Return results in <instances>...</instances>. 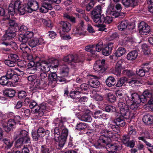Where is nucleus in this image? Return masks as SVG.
I'll return each mask as SVG.
<instances>
[{
  "instance_id": "obj_53",
  "label": "nucleus",
  "mask_w": 153,
  "mask_h": 153,
  "mask_svg": "<svg viewBox=\"0 0 153 153\" xmlns=\"http://www.w3.org/2000/svg\"><path fill=\"white\" fill-rule=\"evenodd\" d=\"M107 97L108 101L110 102H114L116 100L115 97L111 93H108L107 94Z\"/></svg>"
},
{
  "instance_id": "obj_59",
  "label": "nucleus",
  "mask_w": 153,
  "mask_h": 153,
  "mask_svg": "<svg viewBox=\"0 0 153 153\" xmlns=\"http://www.w3.org/2000/svg\"><path fill=\"white\" fill-rule=\"evenodd\" d=\"M103 42L101 41L99 42L96 45V50L97 52H100L103 48Z\"/></svg>"
},
{
  "instance_id": "obj_38",
  "label": "nucleus",
  "mask_w": 153,
  "mask_h": 153,
  "mask_svg": "<svg viewBox=\"0 0 153 153\" xmlns=\"http://www.w3.org/2000/svg\"><path fill=\"white\" fill-rule=\"evenodd\" d=\"M5 95L10 97H13L15 95L16 91L13 89L9 88L5 90L4 92Z\"/></svg>"
},
{
  "instance_id": "obj_17",
  "label": "nucleus",
  "mask_w": 153,
  "mask_h": 153,
  "mask_svg": "<svg viewBox=\"0 0 153 153\" xmlns=\"http://www.w3.org/2000/svg\"><path fill=\"white\" fill-rule=\"evenodd\" d=\"M44 42V41L42 38H35L30 40L28 44L30 47L33 48L39 45H42Z\"/></svg>"
},
{
  "instance_id": "obj_40",
  "label": "nucleus",
  "mask_w": 153,
  "mask_h": 153,
  "mask_svg": "<svg viewBox=\"0 0 153 153\" xmlns=\"http://www.w3.org/2000/svg\"><path fill=\"white\" fill-rule=\"evenodd\" d=\"M8 79L4 76L0 78V84L2 85L9 86L10 85V82L8 81Z\"/></svg>"
},
{
  "instance_id": "obj_7",
  "label": "nucleus",
  "mask_w": 153,
  "mask_h": 153,
  "mask_svg": "<svg viewBox=\"0 0 153 153\" xmlns=\"http://www.w3.org/2000/svg\"><path fill=\"white\" fill-rule=\"evenodd\" d=\"M118 105L119 108L120 114L124 118L129 119L132 116V113L130 111L127 105L122 102H120Z\"/></svg>"
},
{
  "instance_id": "obj_2",
  "label": "nucleus",
  "mask_w": 153,
  "mask_h": 153,
  "mask_svg": "<svg viewBox=\"0 0 153 153\" xmlns=\"http://www.w3.org/2000/svg\"><path fill=\"white\" fill-rule=\"evenodd\" d=\"M95 128L98 131H100L101 135L100 137L97 142L95 144H100V143L103 141L108 143L111 141L110 139L108 137H111L113 134L111 131H109L106 129L105 125L104 124L97 125H95Z\"/></svg>"
},
{
  "instance_id": "obj_50",
  "label": "nucleus",
  "mask_w": 153,
  "mask_h": 153,
  "mask_svg": "<svg viewBox=\"0 0 153 153\" xmlns=\"http://www.w3.org/2000/svg\"><path fill=\"white\" fill-rule=\"evenodd\" d=\"M105 110L106 111L108 112H115L116 111L115 107L112 105H108L105 106Z\"/></svg>"
},
{
  "instance_id": "obj_43",
  "label": "nucleus",
  "mask_w": 153,
  "mask_h": 153,
  "mask_svg": "<svg viewBox=\"0 0 153 153\" xmlns=\"http://www.w3.org/2000/svg\"><path fill=\"white\" fill-rule=\"evenodd\" d=\"M128 25V21L124 20L122 21L118 25L117 27L119 30H123L126 28Z\"/></svg>"
},
{
  "instance_id": "obj_10",
  "label": "nucleus",
  "mask_w": 153,
  "mask_h": 153,
  "mask_svg": "<svg viewBox=\"0 0 153 153\" xmlns=\"http://www.w3.org/2000/svg\"><path fill=\"white\" fill-rule=\"evenodd\" d=\"M30 143V137L29 136L19 138L16 142V147L22 148L24 146H29Z\"/></svg>"
},
{
  "instance_id": "obj_44",
  "label": "nucleus",
  "mask_w": 153,
  "mask_h": 153,
  "mask_svg": "<svg viewBox=\"0 0 153 153\" xmlns=\"http://www.w3.org/2000/svg\"><path fill=\"white\" fill-rule=\"evenodd\" d=\"M121 142L126 145L127 144L130 140V137L128 135H123L120 137Z\"/></svg>"
},
{
  "instance_id": "obj_34",
  "label": "nucleus",
  "mask_w": 153,
  "mask_h": 153,
  "mask_svg": "<svg viewBox=\"0 0 153 153\" xmlns=\"http://www.w3.org/2000/svg\"><path fill=\"white\" fill-rule=\"evenodd\" d=\"M92 18L93 19L94 21L97 24L102 23L103 19L104 18V15H92Z\"/></svg>"
},
{
  "instance_id": "obj_32",
  "label": "nucleus",
  "mask_w": 153,
  "mask_h": 153,
  "mask_svg": "<svg viewBox=\"0 0 153 153\" xmlns=\"http://www.w3.org/2000/svg\"><path fill=\"white\" fill-rule=\"evenodd\" d=\"M95 2L93 0H91L89 1L88 0H85V9L87 11H89L94 7Z\"/></svg>"
},
{
  "instance_id": "obj_51",
  "label": "nucleus",
  "mask_w": 153,
  "mask_h": 153,
  "mask_svg": "<svg viewBox=\"0 0 153 153\" xmlns=\"http://www.w3.org/2000/svg\"><path fill=\"white\" fill-rule=\"evenodd\" d=\"M123 74L128 76H132L135 75V73L132 71L128 70H125L123 71Z\"/></svg>"
},
{
  "instance_id": "obj_37",
  "label": "nucleus",
  "mask_w": 153,
  "mask_h": 153,
  "mask_svg": "<svg viewBox=\"0 0 153 153\" xmlns=\"http://www.w3.org/2000/svg\"><path fill=\"white\" fill-rule=\"evenodd\" d=\"M105 82L108 86L112 87L115 84V79L113 77L109 76L106 79Z\"/></svg>"
},
{
  "instance_id": "obj_14",
  "label": "nucleus",
  "mask_w": 153,
  "mask_h": 153,
  "mask_svg": "<svg viewBox=\"0 0 153 153\" xmlns=\"http://www.w3.org/2000/svg\"><path fill=\"white\" fill-rule=\"evenodd\" d=\"M144 95L143 92L141 95H139L137 93H134L131 94V98L132 101L137 103L144 102L146 101V100L144 98Z\"/></svg>"
},
{
  "instance_id": "obj_47",
  "label": "nucleus",
  "mask_w": 153,
  "mask_h": 153,
  "mask_svg": "<svg viewBox=\"0 0 153 153\" xmlns=\"http://www.w3.org/2000/svg\"><path fill=\"white\" fill-rule=\"evenodd\" d=\"M104 115L102 111L97 110L94 112V117L95 118H100L103 117Z\"/></svg>"
},
{
  "instance_id": "obj_49",
  "label": "nucleus",
  "mask_w": 153,
  "mask_h": 153,
  "mask_svg": "<svg viewBox=\"0 0 153 153\" xmlns=\"http://www.w3.org/2000/svg\"><path fill=\"white\" fill-rule=\"evenodd\" d=\"M104 19H103L102 23L110 24L112 21V17L111 16H106L104 15Z\"/></svg>"
},
{
  "instance_id": "obj_60",
  "label": "nucleus",
  "mask_w": 153,
  "mask_h": 153,
  "mask_svg": "<svg viewBox=\"0 0 153 153\" xmlns=\"http://www.w3.org/2000/svg\"><path fill=\"white\" fill-rule=\"evenodd\" d=\"M5 63L6 65L10 67H14L16 65V62H13L10 59L6 60L5 61Z\"/></svg>"
},
{
  "instance_id": "obj_54",
  "label": "nucleus",
  "mask_w": 153,
  "mask_h": 153,
  "mask_svg": "<svg viewBox=\"0 0 153 153\" xmlns=\"http://www.w3.org/2000/svg\"><path fill=\"white\" fill-rule=\"evenodd\" d=\"M130 85L132 86H138L141 84L140 82L135 79H132L128 82Z\"/></svg>"
},
{
  "instance_id": "obj_21",
  "label": "nucleus",
  "mask_w": 153,
  "mask_h": 153,
  "mask_svg": "<svg viewBox=\"0 0 153 153\" xmlns=\"http://www.w3.org/2000/svg\"><path fill=\"white\" fill-rule=\"evenodd\" d=\"M143 94L144 98L146 100V101L144 102H142L143 103H146L148 101V104L149 105L153 104V96L152 95L149 91L147 90L143 92Z\"/></svg>"
},
{
  "instance_id": "obj_39",
  "label": "nucleus",
  "mask_w": 153,
  "mask_h": 153,
  "mask_svg": "<svg viewBox=\"0 0 153 153\" xmlns=\"http://www.w3.org/2000/svg\"><path fill=\"white\" fill-rule=\"evenodd\" d=\"M4 76L9 79H13L15 77H16V75L15 74L14 71L10 69L7 71L6 74Z\"/></svg>"
},
{
  "instance_id": "obj_19",
  "label": "nucleus",
  "mask_w": 153,
  "mask_h": 153,
  "mask_svg": "<svg viewBox=\"0 0 153 153\" xmlns=\"http://www.w3.org/2000/svg\"><path fill=\"white\" fill-rule=\"evenodd\" d=\"M89 81L88 84L91 87L97 88L100 85V83L98 80L97 77L95 76H91Z\"/></svg>"
},
{
  "instance_id": "obj_64",
  "label": "nucleus",
  "mask_w": 153,
  "mask_h": 153,
  "mask_svg": "<svg viewBox=\"0 0 153 153\" xmlns=\"http://www.w3.org/2000/svg\"><path fill=\"white\" fill-rule=\"evenodd\" d=\"M148 3L150 4L149 6V11L153 14V0H148Z\"/></svg>"
},
{
  "instance_id": "obj_20",
  "label": "nucleus",
  "mask_w": 153,
  "mask_h": 153,
  "mask_svg": "<svg viewBox=\"0 0 153 153\" xmlns=\"http://www.w3.org/2000/svg\"><path fill=\"white\" fill-rule=\"evenodd\" d=\"M16 125V124L13 119H11L8 121L7 125L3 126V128L6 132H8L15 128Z\"/></svg>"
},
{
  "instance_id": "obj_42",
  "label": "nucleus",
  "mask_w": 153,
  "mask_h": 153,
  "mask_svg": "<svg viewBox=\"0 0 153 153\" xmlns=\"http://www.w3.org/2000/svg\"><path fill=\"white\" fill-rule=\"evenodd\" d=\"M126 52L125 49L123 48H119L114 53V56L116 57H120Z\"/></svg>"
},
{
  "instance_id": "obj_57",
  "label": "nucleus",
  "mask_w": 153,
  "mask_h": 153,
  "mask_svg": "<svg viewBox=\"0 0 153 153\" xmlns=\"http://www.w3.org/2000/svg\"><path fill=\"white\" fill-rule=\"evenodd\" d=\"M18 93V97L20 99H22L27 96V93L23 91H19Z\"/></svg>"
},
{
  "instance_id": "obj_15",
  "label": "nucleus",
  "mask_w": 153,
  "mask_h": 153,
  "mask_svg": "<svg viewBox=\"0 0 153 153\" xmlns=\"http://www.w3.org/2000/svg\"><path fill=\"white\" fill-rule=\"evenodd\" d=\"M84 22L82 20L79 21L76 28L75 34L77 36H84L85 32V31Z\"/></svg>"
},
{
  "instance_id": "obj_52",
  "label": "nucleus",
  "mask_w": 153,
  "mask_h": 153,
  "mask_svg": "<svg viewBox=\"0 0 153 153\" xmlns=\"http://www.w3.org/2000/svg\"><path fill=\"white\" fill-rule=\"evenodd\" d=\"M41 153H50V151L46 145H42L41 147Z\"/></svg>"
},
{
  "instance_id": "obj_41",
  "label": "nucleus",
  "mask_w": 153,
  "mask_h": 153,
  "mask_svg": "<svg viewBox=\"0 0 153 153\" xmlns=\"http://www.w3.org/2000/svg\"><path fill=\"white\" fill-rule=\"evenodd\" d=\"M101 7L100 5H98L95 7L91 11V14L92 16L101 15Z\"/></svg>"
},
{
  "instance_id": "obj_23",
  "label": "nucleus",
  "mask_w": 153,
  "mask_h": 153,
  "mask_svg": "<svg viewBox=\"0 0 153 153\" xmlns=\"http://www.w3.org/2000/svg\"><path fill=\"white\" fill-rule=\"evenodd\" d=\"M107 12L110 14L111 16H112L113 18H115L119 17L120 16V12L114 10V7L112 5H110L108 6Z\"/></svg>"
},
{
  "instance_id": "obj_18",
  "label": "nucleus",
  "mask_w": 153,
  "mask_h": 153,
  "mask_svg": "<svg viewBox=\"0 0 153 153\" xmlns=\"http://www.w3.org/2000/svg\"><path fill=\"white\" fill-rule=\"evenodd\" d=\"M57 77L56 74L54 72L49 74L48 78V86L52 88L54 87L56 85Z\"/></svg>"
},
{
  "instance_id": "obj_61",
  "label": "nucleus",
  "mask_w": 153,
  "mask_h": 153,
  "mask_svg": "<svg viewBox=\"0 0 153 153\" xmlns=\"http://www.w3.org/2000/svg\"><path fill=\"white\" fill-rule=\"evenodd\" d=\"M41 21L44 24L48 27H52L51 22L50 21H47L45 19H42Z\"/></svg>"
},
{
  "instance_id": "obj_26",
  "label": "nucleus",
  "mask_w": 153,
  "mask_h": 153,
  "mask_svg": "<svg viewBox=\"0 0 153 153\" xmlns=\"http://www.w3.org/2000/svg\"><path fill=\"white\" fill-rule=\"evenodd\" d=\"M34 85L36 88L43 89L47 85V82L44 81L36 79L34 82Z\"/></svg>"
},
{
  "instance_id": "obj_12",
  "label": "nucleus",
  "mask_w": 153,
  "mask_h": 153,
  "mask_svg": "<svg viewBox=\"0 0 153 153\" xmlns=\"http://www.w3.org/2000/svg\"><path fill=\"white\" fill-rule=\"evenodd\" d=\"M34 33L32 32H27L24 34H21L19 36L18 40L24 43H27L30 40L33 36Z\"/></svg>"
},
{
  "instance_id": "obj_9",
  "label": "nucleus",
  "mask_w": 153,
  "mask_h": 153,
  "mask_svg": "<svg viewBox=\"0 0 153 153\" xmlns=\"http://www.w3.org/2000/svg\"><path fill=\"white\" fill-rule=\"evenodd\" d=\"M60 127L59 126V123L58 124V127H55L52 130V132L54 137V139L55 141V146L56 148L59 149V138L60 133Z\"/></svg>"
},
{
  "instance_id": "obj_63",
  "label": "nucleus",
  "mask_w": 153,
  "mask_h": 153,
  "mask_svg": "<svg viewBox=\"0 0 153 153\" xmlns=\"http://www.w3.org/2000/svg\"><path fill=\"white\" fill-rule=\"evenodd\" d=\"M7 146V149L10 148L12 146V144L10 143L9 140L6 139H2L1 140Z\"/></svg>"
},
{
  "instance_id": "obj_3",
  "label": "nucleus",
  "mask_w": 153,
  "mask_h": 153,
  "mask_svg": "<svg viewBox=\"0 0 153 153\" xmlns=\"http://www.w3.org/2000/svg\"><path fill=\"white\" fill-rule=\"evenodd\" d=\"M16 36V34L14 29H12L11 27H10L6 31L5 34L0 40V44L6 47L16 45L15 42H10L8 41L9 39L14 38Z\"/></svg>"
},
{
  "instance_id": "obj_4",
  "label": "nucleus",
  "mask_w": 153,
  "mask_h": 153,
  "mask_svg": "<svg viewBox=\"0 0 153 153\" xmlns=\"http://www.w3.org/2000/svg\"><path fill=\"white\" fill-rule=\"evenodd\" d=\"M59 61L54 58H50L48 61H42L40 64L41 69L42 71L47 72L50 68L53 69L57 68L59 65Z\"/></svg>"
},
{
  "instance_id": "obj_24",
  "label": "nucleus",
  "mask_w": 153,
  "mask_h": 153,
  "mask_svg": "<svg viewBox=\"0 0 153 153\" xmlns=\"http://www.w3.org/2000/svg\"><path fill=\"white\" fill-rule=\"evenodd\" d=\"M122 3L126 7H134L137 5V3L135 0H122Z\"/></svg>"
},
{
  "instance_id": "obj_16",
  "label": "nucleus",
  "mask_w": 153,
  "mask_h": 153,
  "mask_svg": "<svg viewBox=\"0 0 153 153\" xmlns=\"http://www.w3.org/2000/svg\"><path fill=\"white\" fill-rule=\"evenodd\" d=\"M79 120L85 122L90 123L92 121L91 111L87 109L85 111V113L80 117Z\"/></svg>"
},
{
  "instance_id": "obj_46",
  "label": "nucleus",
  "mask_w": 153,
  "mask_h": 153,
  "mask_svg": "<svg viewBox=\"0 0 153 153\" xmlns=\"http://www.w3.org/2000/svg\"><path fill=\"white\" fill-rule=\"evenodd\" d=\"M8 58L10 59L13 61L16 62L19 59V57L16 54L12 53L9 54L8 56Z\"/></svg>"
},
{
  "instance_id": "obj_28",
  "label": "nucleus",
  "mask_w": 153,
  "mask_h": 153,
  "mask_svg": "<svg viewBox=\"0 0 153 153\" xmlns=\"http://www.w3.org/2000/svg\"><path fill=\"white\" fill-rule=\"evenodd\" d=\"M114 122L116 124L117 126L121 127L124 126L126 123L123 119V117L121 116L115 119L114 120Z\"/></svg>"
},
{
  "instance_id": "obj_31",
  "label": "nucleus",
  "mask_w": 153,
  "mask_h": 153,
  "mask_svg": "<svg viewBox=\"0 0 153 153\" xmlns=\"http://www.w3.org/2000/svg\"><path fill=\"white\" fill-rule=\"evenodd\" d=\"M144 123L148 125L151 124L153 122V116L150 114H147L144 116L142 119Z\"/></svg>"
},
{
  "instance_id": "obj_25",
  "label": "nucleus",
  "mask_w": 153,
  "mask_h": 153,
  "mask_svg": "<svg viewBox=\"0 0 153 153\" xmlns=\"http://www.w3.org/2000/svg\"><path fill=\"white\" fill-rule=\"evenodd\" d=\"M62 28L63 32H68L71 28V25L69 23L67 22L61 21L60 22Z\"/></svg>"
},
{
  "instance_id": "obj_58",
  "label": "nucleus",
  "mask_w": 153,
  "mask_h": 153,
  "mask_svg": "<svg viewBox=\"0 0 153 153\" xmlns=\"http://www.w3.org/2000/svg\"><path fill=\"white\" fill-rule=\"evenodd\" d=\"M142 68L146 73L148 72L150 69V67L148 63H145L142 65Z\"/></svg>"
},
{
  "instance_id": "obj_55",
  "label": "nucleus",
  "mask_w": 153,
  "mask_h": 153,
  "mask_svg": "<svg viewBox=\"0 0 153 153\" xmlns=\"http://www.w3.org/2000/svg\"><path fill=\"white\" fill-rule=\"evenodd\" d=\"M103 23H100V24H97L95 26L99 27L98 30L101 31H105L106 32L105 30L107 29L105 27V26L103 24Z\"/></svg>"
},
{
  "instance_id": "obj_22",
  "label": "nucleus",
  "mask_w": 153,
  "mask_h": 153,
  "mask_svg": "<svg viewBox=\"0 0 153 153\" xmlns=\"http://www.w3.org/2000/svg\"><path fill=\"white\" fill-rule=\"evenodd\" d=\"M113 47V43L112 42H108L106 46L102 49V54L106 56L109 55L111 53Z\"/></svg>"
},
{
  "instance_id": "obj_48",
  "label": "nucleus",
  "mask_w": 153,
  "mask_h": 153,
  "mask_svg": "<svg viewBox=\"0 0 153 153\" xmlns=\"http://www.w3.org/2000/svg\"><path fill=\"white\" fill-rule=\"evenodd\" d=\"M17 136V137L16 138H18L19 137L22 138L27 136H29V135L28 132L26 131L22 130L19 132Z\"/></svg>"
},
{
  "instance_id": "obj_36",
  "label": "nucleus",
  "mask_w": 153,
  "mask_h": 153,
  "mask_svg": "<svg viewBox=\"0 0 153 153\" xmlns=\"http://www.w3.org/2000/svg\"><path fill=\"white\" fill-rule=\"evenodd\" d=\"M123 62L122 60H120L118 61L116 64L115 71L117 73V75H120L122 69V65Z\"/></svg>"
},
{
  "instance_id": "obj_27",
  "label": "nucleus",
  "mask_w": 153,
  "mask_h": 153,
  "mask_svg": "<svg viewBox=\"0 0 153 153\" xmlns=\"http://www.w3.org/2000/svg\"><path fill=\"white\" fill-rule=\"evenodd\" d=\"M69 69L67 65H62L60 67V74L62 76L67 77L68 76Z\"/></svg>"
},
{
  "instance_id": "obj_33",
  "label": "nucleus",
  "mask_w": 153,
  "mask_h": 153,
  "mask_svg": "<svg viewBox=\"0 0 153 153\" xmlns=\"http://www.w3.org/2000/svg\"><path fill=\"white\" fill-rule=\"evenodd\" d=\"M31 136L33 140L35 141H40L42 139L37 131L33 130L31 132Z\"/></svg>"
},
{
  "instance_id": "obj_35",
  "label": "nucleus",
  "mask_w": 153,
  "mask_h": 153,
  "mask_svg": "<svg viewBox=\"0 0 153 153\" xmlns=\"http://www.w3.org/2000/svg\"><path fill=\"white\" fill-rule=\"evenodd\" d=\"M93 69L95 71H101L102 72L104 71L103 65L101 64L100 61H97L94 63Z\"/></svg>"
},
{
  "instance_id": "obj_5",
  "label": "nucleus",
  "mask_w": 153,
  "mask_h": 153,
  "mask_svg": "<svg viewBox=\"0 0 153 153\" xmlns=\"http://www.w3.org/2000/svg\"><path fill=\"white\" fill-rule=\"evenodd\" d=\"M29 107L31 109L35 108L33 112L34 116L37 118H39L43 115V111L45 109L46 107L45 103L41 104L39 105L34 101L30 102Z\"/></svg>"
},
{
  "instance_id": "obj_30",
  "label": "nucleus",
  "mask_w": 153,
  "mask_h": 153,
  "mask_svg": "<svg viewBox=\"0 0 153 153\" xmlns=\"http://www.w3.org/2000/svg\"><path fill=\"white\" fill-rule=\"evenodd\" d=\"M37 131L42 138L45 136L48 137L49 136V131L48 130H45L42 127L39 128Z\"/></svg>"
},
{
  "instance_id": "obj_45",
  "label": "nucleus",
  "mask_w": 153,
  "mask_h": 153,
  "mask_svg": "<svg viewBox=\"0 0 153 153\" xmlns=\"http://www.w3.org/2000/svg\"><path fill=\"white\" fill-rule=\"evenodd\" d=\"M87 126V124L85 123H80L76 125V129L81 131L86 128Z\"/></svg>"
},
{
  "instance_id": "obj_56",
  "label": "nucleus",
  "mask_w": 153,
  "mask_h": 153,
  "mask_svg": "<svg viewBox=\"0 0 153 153\" xmlns=\"http://www.w3.org/2000/svg\"><path fill=\"white\" fill-rule=\"evenodd\" d=\"M8 25L11 27V29H13H13H15V28H16L17 26V24L14 20H10L8 22Z\"/></svg>"
},
{
  "instance_id": "obj_8",
  "label": "nucleus",
  "mask_w": 153,
  "mask_h": 153,
  "mask_svg": "<svg viewBox=\"0 0 153 153\" xmlns=\"http://www.w3.org/2000/svg\"><path fill=\"white\" fill-rule=\"evenodd\" d=\"M63 60L74 67L76 66L77 63L83 62L84 59L78 57L76 55L70 54L64 57Z\"/></svg>"
},
{
  "instance_id": "obj_13",
  "label": "nucleus",
  "mask_w": 153,
  "mask_h": 153,
  "mask_svg": "<svg viewBox=\"0 0 153 153\" xmlns=\"http://www.w3.org/2000/svg\"><path fill=\"white\" fill-rule=\"evenodd\" d=\"M138 28L139 32L142 35H146L150 31V27L144 22L139 24Z\"/></svg>"
},
{
  "instance_id": "obj_29",
  "label": "nucleus",
  "mask_w": 153,
  "mask_h": 153,
  "mask_svg": "<svg viewBox=\"0 0 153 153\" xmlns=\"http://www.w3.org/2000/svg\"><path fill=\"white\" fill-rule=\"evenodd\" d=\"M138 55V53L136 50L130 52L127 55V58L128 60H133L136 59Z\"/></svg>"
},
{
  "instance_id": "obj_1",
  "label": "nucleus",
  "mask_w": 153,
  "mask_h": 153,
  "mask_svg": "<svg viewBox=\"0 0 153 153\" xmlns=\"http://www.w3.org/2000/svg\"><path fill=\"white\" fill-rule=\"evenodd\" d=\"M39 8L38 3L35 0H28L27 6L22 4L20 1H15L14 4H10L8 8V13L11 16H13L16 11L21 15L24 14L26 11L31 13L36 10Z\"/></svg>"
},
{
  "instance_id": "obj_11",
  "label": "nucleus",
  "mask_w": 153,
  "mask_h": 153,
  "mask_svg": "<svg viewBox=\"0 0 153 153\" xmlns=\"http://www.w3.org/2000/svg\"><path fill=\"white\" fill-rule=\"evenodd\" d=\"M42 6L39 8V11L42 13H45L48 10L52 8L51 0H40Z\"/></svg>"
},
{
  "instance_id": "obj_62",
  "label": "nucleus",
  "mask_w": 153,
  "mask_h": 153,
  "mask_svg": "<svg viewBox=\"0 0 153 153\" xmlns=\"http://www.w3.org/2000/svg\"><path fill=\"white\" fill-rule=\"evenodd\" d=\"M77 94V91H71L70 93L69 96L73 99H76L79 98Z\"/></svg>"
},
{
  "instance_id": "obj_6",
  "label": "nucleus",
  "mask_w": 153,
  "mask_h": 153,
  "mask_svg": "<svg viewBox=\"0 0 153 153\" xmlns=\"http://www.w3.org/2000/svg\"><path fill=\"white\" fill-rule=\"evenodd\" d=\"M59 126L60 127L61 133L59 138V149H60L63 147L66 141L67 137L68 135V130L64 126L62 120H59Z\"/></svg>"
}]
</instances>
